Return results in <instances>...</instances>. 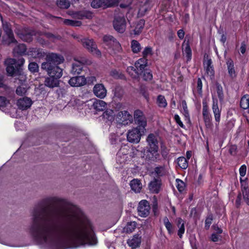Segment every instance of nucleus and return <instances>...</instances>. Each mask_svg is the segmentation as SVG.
<instances>
[{
	"mask_svg": "<svg viewBox=\"0 0 249 249\" xmlns=\"http://www.w3.org/2000/svg\"><path fill=\"white\" fill-rule=\"evenodd\" d=\"M202 81L200 78H198L197 79V81L196 89H197V92L199 94H201L202 93Z\"/></svg>",
	"mask_w": 249,
	"mask_h": 249,
	"instance_id": "58",
	"label": "nucleus"
},
{
	"mask_svg": "<svg viewBox=\"0 0 249 249\" xmlns=\"http://www.w3.org/2000/svg\"><path fill=\"white\" fill-rule=\"evenodd\" d=\"M212 61L211 59H208L204 63V66L206 69L207 73L210 75L213 76L214 74V71L212 66Z\"/></svg>",
	"mask_w": 249,
	"mask_h": 249,
	"instance_id": "33",
	"label": "nucleus"
},
{
	"mask_svg": "<svg viewBox=\"0 0 249 249\" xmlns=\"http://www.w3.org/2000/svg\"><path fill=\"white\" fill-rule=\"evenodd\" d=\"M114 29L120 33H123L125 29V20L124 17H117L113 21Z\"/></svg>",
	"mask_w": 249,
	"mask_h": 249,
	"instance_id": "12",
	"label": "nucleus"
},
{
	"mask_svg": "<svg viewBox=\"0 0 249 249\" xmlns=\"http://www.w3.org/2000/svg\"><path fill=\"white\" fill-rule=\"evenodd\" d=\"M129 185L131 190L136 193H140L142 187L141 180L138 178L131 180Z\"/></svg>",
	"mask_w": 249,
	"mask_h": 249,
	"instance_id": "24",
	"label": "nucleus"
},
{
	"mask_svg": "<svg viewBox=\"0 0 249 249\" xmlns=\"http://www.w3.org/2000/svg\"><path fill=\"white\" fill-rule=\"evenodd\" d=\"M9 103V101L4 96H0V107L7 106Z\"/></svg>",
	"mask_w": 249,
	"mask_h": 249,
	"instance_id": "55",
	"label": "nucleus"
},
{
	"mask_svg": "<svg viewBox=\"0 0 249 249\" xmlns=\"http://www.w3.org/2000/svg\"><path fill=\"white\" fill-rule=\"evenodd\" d=\"M158 150L156 149L147 148V158L153 161H157L160 159V154L158 153Z\"/></svg>",
	"mask_w": 249,
	"mask_h": 249,
	"instance_id": "22",
	"label": "nucleus"
},
{
	"mask_svg": "<svg viewBox=\"0 0 249 249\" xmlns=\"http://www.w3.org/2000/svg\"><path fill=\"white\" fill-rule=\"evenodd\" d=\"M46 61L41 65V69L45 70L49 76L60 79L63 75V70L58 65L64 61V57L59 54L50 53L46 55Z\"/></svg>",
	"mask_w": 249,
	"mask_h": 249,
	"instance_id": "2",
	"label": "nucleus"
},
{
	"mask_svg": "<svg viewBox=\"0 0 249 249\" xmlns=\"http://www.w3.org/2000/svg\"><path fill=\"white\" fill-rule=\"evenodd\" d=\"M240 181L244 199L246 203L249 205V191L248 190V186L245 184V186H243V184H242L243 180L241 178H240Z\"/></svg>",
	"mask_w": 249,
	"mask_h": 249,
	"instance_id": "32",
	"label": "nucleus"
},
{
	"mask_svg": "<svg viewBox=\"0 0 249 249\" xmlns=\"http://www.w3.org/2000/svg\"><path fill=\"white\" fill-rule=\"evenodd\" d=\"M203 118L207 127H210L212 126V116L209 113H202Z\"/></svg>",
	"mask_w": 249,
	"mask_h": 249,
	"instance_id": "35",
	"label": "nucleus"
},
{
	"mask_svg": "<svg viewBox=\"0 0 249 249\" xmlns=\"http://www.w3.org/2000/svg\"><path fill=\"white\" fill-rule=\"evenodd\" d=\"M15 51L20 54H23L26 51V46L23 44H19L15 48Z\"/></svg>",
	"mask_w": 249,
	"mask_h": 249,
	"instance_id": "46",
	"label": "nucleus"
},
{
	"mask_svg": "<svg viewBox=\"0 0 249 249\" xmlns=\"http://www.w3.org/2000/svg\"><path fill=\"white\" fill-rule=\"evenodd\" d=\"M212 109L215 120L216 122L219 123L220 120L221 110L219 108L217 100L214 98H213Z\"/></svg>",
	"mask_w": 249,
	"mask_h": 249,
	"instance_id": "19",
	"label": "nucleus"
},
{
	"mask_svg": "<svg viewBox=\"0 0 249 249\" xmlns=\"http://www.w3.org/2000/svg\"><path fill=\"white\" fill-rule=\"evenodd\" d=\"M93 92L96 97L103 99L106 96L107 91L103 84H97L93 87Z\"/></svg>",
	"mask_w": 249,
	"mask_h": 249,
	"instance_id": "11",
	"label": "nucleus"
},
{
	"mask_svg": "<svg viewBox=\"0 0 249 249\" xmlns=\"http://www.w3.org/2000/svg\"><path fill=\"white\" fill-rule=\"evenodd\" d=\"M237 146L236 145H231L230 148L229 152L232 155H235L236 154Z\"/></svg>",
	"mask_w": 249,
	"mask_h": 249,
	"instance_id": "64",
	"label": "nucleus"
},
{
	"mask_svg": "<svg viewBox=\"0 0 249 249\" xmlns=\"http://www.w3.org/2000/svg\"><path fill=\"white\" fill-rule=\"evenodd\" d=\"M31 55L35 58L39 57L42 55L41 51L38 49H34V51H32V53H31Z\"/></svg>",
	"mask_w": 249,
	"mask_h": 249,
	"instance_id": "57",
	"label": "nucleus"
},
{
	"mask_svg": "<svg viewBox=\"0 0 249 249\" xmlns=\"http://www.w3.org/2000/svg\"><path fill=\"white\" fill-rule=\"evenodd\" d=\"M103 41L109 47L112 48L113 50L119 52L121 49V45L118 41L112 36L110 35H106L103 37Z\"/></svg>",
	"mask_w": 249,
	"mask_h": 249,
	"instance_id": "8",
	"label": "nucleus"
},
{
	"mask_svg": "<svg viewBox=\"0 0 249 249\" xmlns=\"http://www.w3.org/2000/svg\"><path fill=\"white\" fill-rule=\"evenodd\" d=\"M131 48L133 53H137L141 49L140 44L135 40H133L131 42Z\"/></svg>",
	"mask_w": 249,
	"mask_h": 249,
	"instance_id": "41",
	"label": "nucleus"
},
{
	"mask_svg": "<svg viewBox=\"0 0 249 249\" xmlns=\"http://www.w3.org/2000/svg\"><path fill=\"white\" fill-rule=\"evenodd\" d=\"M136 227V223L135 222H128L124 228V230L127 233H131L134 231Z\"/></svg>",
	"mask_w": 249,
	"mask_h": 249,
	"instance_id": "40",
	"label": "nucleus"
},
{
	"mask_svg": "<svg viewBox=\"0 0 249 249\" xmlns=\"http://www.w3.org/2000/svg\"><path fill=\"white\" fill-rule=\"evenodd\" d=\"M240 107L244 109H247L249 113V95H245L241 98Z\"/></svg>",
	"mask_w": 249,
	"mask_h": 249,
	"instance_id": "31",
	"label": "nucleus"
},
{
	"mask_svg": "<svg viewBox=\"0 0 249 249\" xmlns=\"http://www.w3.org/2000/svg\"><path fill=\"white\" fill-rule=\"evenodd\" d=\"M176 182L177 183V187L178 191L181 193L185 189V183H184V182H183L181 180L179 179H177Z\"/></svg>",
	"mask_w": 249,
	"mask_h": 249,
	"instance_id": "48",
	"label": "nucleus"
},
{
	"mask_svg": "<svg viewBox=\"0 0 249 249\" xmlns=\"http://www.w3.org/2000/svg\"><path fill=\"white\" fill-rule=\"evenodd\" d=\"M26 91L27 90L25 88L19 86L17 88L16 92L18 95L23 96L25 94Z\"/></svg>",
	"mask_w": 249,
	"mask_h": 249,
	"instance_id": "54",
	"label": "nucleus"
},
{
	"mask_svg": "<svg viewBox=\"0 0 249 249\" xmlns=\"http://www.w3.org/2000/svg\"><path fill=\"white\" fill-rule=\"evenodd\" d=\"M102 116L106 122L111 123L114 120L115 114L112 109H107L103 113Z\"/></svg>",
	"mask_w": 249,
	"mask_h": 249,
	"instance_id": "26",
	"label": "nucleus"
},
{
	"mask_svg": "<svg viewBox=\"0 0 249 249\" xmlns=\"http://www.w3.org/2000/svg\"><path fill=\"white\" fill-rule=\"evenodd\" d=\"M32 101L28 97H25L20 98L17 101V106L21 110H26L32 105Z\"/></svg>",
	"mask_w": 249,
	"mask_h": 249,
	"instance_id": "16",
	"label": "nucleus"
},
{
	"mask_svg": "<svg viewBox=\"0 0 249 249\" xmlns=\"http://www.w3.org/2000/svg\"><path fill=\"white\" fill-rule=\"evenodd\" d=\"M148 143L147 148L159 149L158 141L157 136L152 133L149 134L146 139Z\"/></svg>",
	"mask_w": 249,
	"mask_h": 249,
	"instance_id": "18",
	"label": "nucleus"
},
{
	"mask_svg": "<svg viewBox=\"0 0 249 249\" xmlns=\"http://www.w3.org/2000/svg\"><path fill=\"white\" fill-rule=\"evenodd\" d=\"M147 65V60L144 57L139 59L135 63L136 68L142 72L144 70V68Z\"/></svg>",
	"mask_w": 249,
	"mask_h": 249,
	"instance_id": "28",
	"label": "nucleus"
},
{
	"mask_svg": "<svg viewBox=\"0 0 249 249\" xmlns=\"http://www.w3.org/2000/svg\"><path fill=\"white\" fill-rule=\"evenodd\" d=\"M110 75L115 78H123L124 76L123 74L116 70H112L110 72Z\"/></svg>",
	"mask_w": 249,
	"mask_h": 249,
	"instance_id": "53",
	"label": "nucleus"
},
{
	"mask_svg": "<svg viewBox=\"0 0 249 249\" xmlns=\"http://www.w3.org/2000/svg\"><path fill=\"white\" fill-rule=\"evenodd\" d=\"M142 78L144 81H150L153 78V75L149 70H145L144 71Z\"/></svg>",
	"mask_w": 249,
	"mask_h": 249,
	"instance_id": "47",
	"label": "nucleus"
},
{
	"mask_svg": "<svg viewBox=\"0 0 249 249\" xmlns=\"http://www.w3.org/2000/svg\"><path fill=\"white\" fill-rule=\"evenodd\" d=\"M145 24V21L143 19H140L135 23V28L133 30V34L135 35H140Z\"/></svg>",
	"mask_w": 249,
	"mask_h": 249,
	"instance_id": "27",
	"label": "nucleus"
},
{
	"mask_svg": "<svg viewBox=\"0 0 249 249\" xmlns=\"http://www.w3.org/2000/svg\"><path fill=\"white\" fill-rule=\"evenodd\" d=\"M72 16L78 19H91L93 17V13L89 11L83 10L73 13Z\"/></svg>",
	"mask_w": 249,
	"mask_h": 249,
	"instance_id": "15",
	"label": "nucleus"
},
{
	"mask_svg": "<svg viewBox=\"0 0 249 249\" xmlns=\"http://www.w3.org/2000/svg\"><path fill=\"white\" fill-rule=\"evenodd\" d=\"M161 181L159 179L154 178L149 184L148 187L151 192L158 194L160 190Z\"/></svg>",
	"mask_w": 249,
	"mask_h": 249,
	"instance_id": "21",
	"label": "nucleus"
},
{
	"mask_svg": "<svg viewBox=\"0 0 249 249\" xmlns=\"http://www.w3.org/2000/svg\"><path fill=\"white\" fill-rule=\"evenodd\" d=\"M91 6L93 8L102 7L105 9L113 6V4L108 0H93L91 2Z\"/></svg>",
	"mask_w": 249,
	"mask_h": 249,
	"instance_id": "14",
	"label": "nucleus"
},
{
	"mask_svg": "<svg viewBox=\"0 0 249 249\" xmlns=\"http://www.w3.org/2000/svg\"><path fill=\"white\" fill-rule=\"evenodd\" d=\"M174 119H175L176 123L178 124L181 128H184L185 127L184 125L183 124L182 122L181 121L180 118L178 115H177V114L175 115Z\"/></svg>",
	"mask_w": 249,
	"mask_h": 249,
	"instance_id": "59",
	"label": "nucleus"
},
{
	"mask_svg": "<svg viewBox=\"0 0 249 249\" xmlns=\"http://www.w3.org/2000/svg\"><path fill=\"white\" fill-rule=\"evenodd\" d=\"M32 33L29 32L28 33H22L20 34V37L24 41L26 42H31L32 40Z\"/></svg>",
	"mask_w": 249,
	"mask_h": 249,
	"instance_id": "44",
	"label": "nucleus"
},
{
	"mask_svg": "<svg viewBox=\"0 0 249 249\" xmlns=\"http://www.w3.org/2000/svg\"><path fill=\"white\" fill-rule=\"evenodd\" d=\"M74 37L77 39L79 42H80L82 44L83 46L89 52L98 56H101V53L97 49V45L92 39L76 36H74Z\"/></svg>",
	"mask_w": 249,
	"mask_h": 249,
	"instance_id": "4",
	"label": "nucleus"
},
{
	"mask_svg": "<svg viewBox=\"0 0 249 249\" xmlns=\"http://www.w3.org/2000/svg\"><path fill=\"white\" fill-rule=\"evenodd\" d=\"M137 69L136 70V69L132 66L128 67L126 69L127 72L134 79H137L139 77V73Z\"/></svg>",
	"mask_w": 249,
	"mask_h": 249,
	"instance_id": "34",
	"label": "nucleus"
},
{
	"mask_svg": "<svg viewBox=\"0 0 249 249\" xmlns=\"http://www.w3.org/2000/svg\"><path fill=\"white\" fill-rule=\"evenodd\" d=\"M177 163L181 169H185L188 167V161L184 157H179L177 159Z\"/></svg>",
	"mask_w": 249,
	"mask_h": 249,
	"instance_id": "37",
	"label": "nucleus"
},
{
	"mask_svg": "<svg viewBox=\"0 0 249 249\" xmlns=\"http://www.w3.org/2000/svg\"><path fill=\"white\" fill-rule=\"evenodd\" d=\"M134 121L135 124L138 125L137 127L146 130L145 127L147 125V120L141 110L137 109L134 111Z\"/></svg>",
	"mask_w": 249,
	"mask_h": 249,
	"instance_id": "7",
	"label": "nucleus"
},
{
	"mask_svg": "<svg viewBox=\"0 0 249 249\" xmlns=\"http://www.w3.org/2000/svg\"><path fill=\"white\" fill-rule=\"evenodd\" d=\"M161 148V154L162 156V157L166 159L167 158L168 153H169V150L166 148V147L164 145L162 144L160 146Z\"/></svg>",
	"mask_w": 249,
	"mask_h": 249,
	"instance_id": "51",
	"label": "nucleus"
},
{
	"mask_svg": "<svg viewBox=\"0 0 249 249\" xmlns=\"http://www.w3.org/2000/svg\"><path fill=\"white\" fill-rule=\"evenodd\" d=\"M56 4L61 9H66L70 6V2L68 0H57Z\"/></svg>",
	"mask_w": 249,
	"mask_h": 249,
	"instance_id": "36",
	"label": "nucleus"
},
{
	"mask_svg": "<svg viewBox=\"0 0 249 249\" xmlns=\"http://www.w3.org/2000/svg\"><path fill=\"white\" fill-rule=\"evenodd\" d=\"M2 28L4 33L12 31L11 24L7 21H4L2 20Z\"/></svg>",
	"mask_w": 249,
	"mask_h": 249,
	"instance_id": "50",
	"label": "nucleus"
},
{
	"mask_svg": "<svg viewBox=\"0 0 249 249\" xmlns=\"http://www.w3.org/2000/svg\"><path fill=\"white\" fill-rule=\"evenodd\" d=\"M145 130H143L138 127H134L128 131L127 133V140L131 143H138L140 142L142 135Z\"/></svg>",
	"mask_w": 249,
	"mask_h": 249,
	"instance_id": "5",
	"label": "nucleus"
},
{
	"mask_svg": "<svg viewBox=\"0 0 249 249\" xmlns=\"http://www.w3.org/2000/svg\"><path fill=\"white\" fill-rule=\"evenodd\" d=\"M75 62L72 64L71 73L73 74H79L82 71L87 69V67L84 65L86 63L85 60L78 61L74 59Z\"/></svg>",
	"mask_w": 249,
	"mask_h": 249,
	"instance_id": "10",
	"label": "nucleus"
},
{
	"mask_svg": "<svg viewBox=\"0 0 249 249\" xmlns=\"http://www.w3.org/2000/svg\"><path fill=\"white\" fill-rule=\"evenodd\" d=\"M107 104L105 102L101 100H96L93 103L92 106L97 111H103L105 109Z\"/></svg>",
	"mask_w": 249,
	"mask_h": 249,
	"instance_id": "30",
	"label": "nucleus"
},
{
	"mask_svg": "<svg viewBox=\"0 0 249 249\" xmlns=\"http://www.w3.org/2000/svg\"><path fill=\"white\" fill-rule=\"evenodd\" d=\"M163 223L165 226L169 234L173 233V227L171 223L169 221L168 218L167 217H164L163 219Z\"/></svg>",
	"mask_w": 249,
	"mask_h": 249,
	"instance_id": "38",
	"label": "nucleus"
},
{
	"mask_svg": "<svg viewBox=\"0 0 249 249\" xmlns=\"http://www.w3.org/2000/svg\"><path fill=\"white\" fill-rule=\"evenodd\" d=\"M64 23L68 25H71L72 26H80L82 24V22L80 21L73 20L68 19H65L64 20Z\"/></svg>",
	"mask_w": 249,
	"mask_h": 249,
	"instance_id": "43",
	"label": "nucleus"
},
{
	"mask_svg": "<svg viewBox=\"0 0 249 249\" xmlns=\"http://www.w3.org/2000/svg\"><path fill=\"white\" fill-rule=\"evenodd\" d=\"M151 52L152 48L151 47H146L142 52L143 57H146L148 54H151Z\"/></svg>",
	"mask_w": 249,
	"mask_h": 249,
	"instance_id": "62",
	"label": "nucleus"
},
{
	"mask_svg": "<svg viewBox=\"0 0 249 249\" xmlns=\"http://www.w3.org/2000/svg\"><path fill=\"white\" fill-rule=\"evenodd\" d=\"M155 172L158 176H162L164 174V168L163 167H157L155 169Z\"/></svg>",
	"mask_w": 249,
	"mask_h": 249,
	"instance_id": "56",
	"label": "nucleus"
},
{
	"mask_svg": "<svg viewBox=\"0 0 249 249\" xmlns=\"http://www.w3.org/2000/svg\"><path fill=\"white\" fill-rule=\"evenodd\" d=\"M157 103L159 107H165L167 103L164 96L159 95L157 97Z\"/></svg>",
	"mask_w": 249,
	"mask_h": 249,
	"instance_id": "39",
	"label": "nucleus"
},
{
	"mask_svg": "<svg viewBox=\"0 0 249 249\" xmlns=\"http://www.w3.org/2000/svg\"><path fill=\"white\" fill-rule=\"evenodd\" d=\"M182 48L183 54L187 58V61H190L192 59V50L190 46L189 40H184L182 44Z\"/></svg>",
	"mask_w": 249,
	"mask_h": 249,
	"instance_id": "20",
	"label": "nucleus"
},
{
	"mask_svg": "<svg viewBox=\"0 0 249 249\" xmlns=\"http://www.w3.org/2000/svg\"><path fill=\"white\" fill-rule=\"evenodd\" d=\"M117 122L122 125H126L133 122L132 116L126 110L120 111L116 114Z\"/></svg>",
	"mask_w": 249,
	"mask_h": 249,
	"instance_id": "6",
	"label": "nucleus"
},
{
	"mask_svg": "<svg viewBox=\"0 0 249 249\" xmlns=\"http://www.w3.org/2000/svg\"><path fill=\"white\" fill-rule=\"evenodd\" d=\"M247 167L245 165H242L239 169V173L241 177H244L246 175Z\"/></svg>",
	"mask_w": 249,
	"mask_h": 249,
	"instance_id": "60",
	"label": "nucleus"
},
{
	"mask_svg": "<svg viewBox=\"0 0 249 249\" xmlns=\"http://www.w3.org/2000/svg\"><path fill=\"white\" fill-rule=\"evenodd\" d=\"M217 93L220 102L223 101L224 94L222 86L219 84L216 85Z\"/></svg>",
	"mask_w": 249,
	"mask_h": 249,
	"instance_id": "45",
	"label": "nucleus"
},
{
	"mask_svg": "<svg viewBox=\"0 0 249 249\" xmlns=\"http://www.w3.org/2000/svg\"><path fill=\"white\" fill-rule=\"evenodd\" d=\"M25 63V59L20 57L18 60L14 58H7L4 61L6 70L9 76H13L21 74V68Z\"/></svg>",
	"mask_w": 249,
	"mask_h": 249,
	"instance_id": "3",
	"label": "nucleus"
},
{
	"mask_svg": "<svg viewBox=\"0 0 249 249\" xmlns=\"http://www.w3.org/2000/svg\"><path fill=\"white\" fill-rule=\"evenodd\" d=\"M150 207L148 202L146 200L141 201L138 207L139 215L141 217H146L149 214Z\"/></svg>",
	"mask_w": 249,
	"mask_h": 249,
	"instance_id": "9",
	"label": "nucleus"
},
{
	"mask_svg": "<svg viewBox=\"0 0 249 249\" xmlns=\"http://www.w3.org/2000/svg\"><path fill=\"white\" fill-rule=\"evenodd\" d=\"M3 39L4 42L7 45H10L12 43H17V41L15 38L13 31L4 33Z\"/></svg>",
	"mask_w": 249,
	"mask_h": 249,
	"instance_id": "25",
	"label": "nucleus"
},
{
	"mask_svg": "<svg viewBox=\"0 0 249 249\" xmlns=\"http://www.w3.org/2000/svg\"><path fill=\"white\" fill-rule=\"evenodd\" d=\"M178 228L179 230L178 231V234L179 236V238H181L182 236V234L184 233L185 231L184 224H182Z\"/></svg>",
	"mask_w": 249,
	"mask_h": 249,
	"instance_id": "61",
	"label": "nucleus"
},
{
	"mask_svg": "<svg viewBox=\"0 0 249 249\" xmlns=\"http://www.w3.org/2000/svg\"><path fill=\"white\" fill-rule=\"evenodd\" d=\"M212 220H213V218H212V217H208V218H206V219L205 220V228L206 229H208L211 225V224H212Z\"/></svg>",
	"mask_w": 249,
	"mask_h": 249,
	"instance_id": "63",
	"label": "nucleus"
},
{
	"mask_svg": "<svg viewBox=\"0 0 249 249\" xmlns=\"http://www.w3.org/2000/svg\"><path fill=\"white\" fill-rule=\"evenodd\" d=\"M123 96V91L120 88H117L114 91V97L119 100H121Z\"/></svg>",
	"mask_w": 249,
	"mask_h": 249,
	"instance_id": "52",
	"label": "nucleus"
},
{
	"mask_svg": "<svg viewBox=\"0 0 249 249\" xmlns=\"http://www.w3.org/2000/svg\"><path fill=\"white\" fill-rule=\"evenodd\" d=\"M226 64L230 76L233 78L236 76L233 61L231 59H227Z\"/></svg>",
	"mask_w": 249,
	"mask_h": 249,
	"instance_id": "29",
	"label": "nucleus"
},
{
	"mask_svg": "<svg viewBox=\"0 0 249 249\" xmlns=\"http://www.w3.org/2000/svg\"><path fill=\"white\" fill-rule=\"evenodd\" d=\"M30 231L37 242L52 248L64 244L77 248L97 243L91 224L81 209L57 196L43 198L35 205Z\"/></svg>",
	"mask_w": 249,
	"mask_h": 249,
	"instance_id": "1",
	"label": "nucleus"
},
{
	"mask_svg": "<svg viewBox=\"0 0 249 249\" xmlns=\"http://www.w3.org/2000/svg\"><path fill=\"white\" fill-rule=\"evenodd\" d=\"M141 93L144 97L148 101L149 99V94L147 92V89L144 85H141L140 87Z\"/></svg>",
	"mask_w": 249,
	"mask_h": 249,
	"instance_id": "49",
	"label": "nucleus"
},
{
	"mask_svg": "<svg viewBox=\"0 0 249 249\" xmlns=\"http://www.w3.org/2000/svg\"><path fill=\"white\" fill-rule=\"evenodd\" d=\"M87 80L84 76H75L71 78L69 81V84L72 87H81L85 85Z\"/></svg>",
	"mask_w": 249,
	"mask_h": 249,
	"instance_id": "13",
	"label": "nucleus"
},
{
	"mask_svg": "<svg viewBox=\"0 0 249 249\" xmlns=\"http://www.w3.org/2000/svg\"><path fill=\"white\" fill-rule=\"evenodd\" d=\"M59 79L52 76H49V77L45 78L44 84L47 87L53 89L54 88L58 87L59 86Z\"/></svg>",
	"mask_w": 249,
	"mask_h": 249,
	"instance_id": "17",
	"label": "nucleus"
},
{
	"mask_svg": "<svg viewBox=\"0 0 249 249\" xmlns=\"http://www.w3.org/2000/svg\"><path fill=\"white\" fill-rule=\"evenodd\" d=\"M141 243V237L139 234L134 235L131 238L129 239L127 243L132 249H135L139 247Z\"/></svg>",
	"mask_w": 249,
	"mask_h": 249,
	"instance_id": "23",
	"label": "nucleus"
},
{
	"mask_svg": "<svg viewBox=\"0 0 249 249\" xmlns=\"http://www.w3.org/2000/svg\"><path fill=\"white\" fill-rule=\"evenodd\" d=\"M28 69L32 73H36L39 71V66L36 62H31L28 65Z\"/></svg>",
	"mask_w": 249,
	"mask_h": 249,
	"instance_id": "42",
	"label": "nucleus"
}]
</instances>
